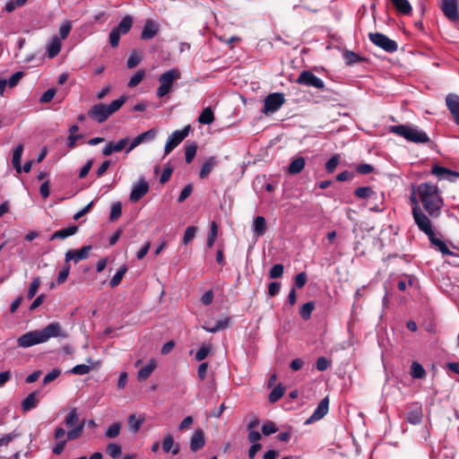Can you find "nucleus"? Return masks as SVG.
Masks as SVG:
<instances>
[{
  "label": "nucleus",
  "instance_id": "f257e3e1",
  "mask_svg": "<svg viewBox=\"0 0 459 459\" xmlns=\"http://www.w3.org/2000/svg\"><path fill=\"white\" fill-rule=\"evenodd\" d=\"M417 194L429 218H437L444 206V200L437 186L430 183L419 184L417 186Z\"/></svg>",
  "mask_w": 459,
  "mask_h": 459
},
{
  "label": "nucleus",
  "instance_id": "f03ea898",
  "mask_svg": "<svg viewBox=\"0 0 459 459\" xmlns=\"http://www.w3.org/2000/svg\"><path fill=\"white\" fill-rule=\"evenodd\" d=\"M53 337H67V333L57 322L51 323L41 330L30 331L21 335L17 339V344L20 348H29L37 344L45 343Z\"/></svg>",
  "mask_w": 459,
  "mask_h": 459
},
{
  "label": "nucleus",
  "instance_id": "7ed1b4c3",
  "mask_svg": "<svg viewBox=\"0 0 459 459\" xmlns=\"http://www.w3.org/2000/svg\"><path fill=\"white\" fill-rule=\"evenodd\" d=\"M126 101V97L123 95L108 105L103 103L95 104L88 110V116L100 124L104 123L109 117L119 110Z\"/></svg>",
  "mask_w": 459,
  "mask_h": 459
},
{
  "label": "nucleus",
  "instance_id": "20e7f679",
  "mask_svg": "<svg viewBox=\"0 0 459 459\" xmlns=\"http://www.w3.org/2000/svg\"><path fill=\"white\" fill-rule=\"evenodd\" d=\"M389 131L411 143H427L429 142L428 134L417 126L408 125L393 126Z\"/></svg>",
  "mask_w": 459,
  "mask_h": 459
},
{
  "label": "nucleus",
  "instance_id": "39448f33",
  "mask_svg": "<svg viewBox=\"0 0 459 459\" xmlns=\"http://www.w3.org/2000/svg\"><path fill=\"white\" fill-rule=\"evenodd\" d=\"M64 422L68 429L67 439L75 440L82 437L84 430V420H79V415L75 408L70 410L66 414Z\"/></svg>",
  "mask_w": 459,
  "mask_h": 459
},
{
  "label": "nucleus",
  "instance_id": "423d86ee",
  "mask_svg": "<svg viewBox=\"0 0 459 459\" xmlns=\"http://www.w3.org/2000/svg\"><path fill=\"white\" fill-rule=\"evenodd\" d=\"M410 202L412 205L411 214L414 223L417 227L426 229L428 224L431 221L426 212L420 206V196L417 194V186H413L412 193L410 196Z\"/></svg>",
  "mask_w": 459,
  "mask_h": 459
},
{
  "label": "nucleus",
  "instance_id": "0eeeda50",
  "mask_svg": "<svg viewBox=\"0 0 459 459\" xmlns=\"http://www.w3.org/2000/svg\"><path fill=\"white\" fill-rule=\"evenodd\" d=\"M181 76V73L178 69L173 68L163 73L159 77L160 86L157 89V96L162 98L172 91L173 83L178 80Z\"/></svg>",
  "mask_w": 459,
  "mask_h": 459
},
{
  "label": "nucleus",
  "instance_id": "6e6552de",
  "mask_svg": "<svg viewBox=\"0 0 459 459\" xmlns=\"http://www.w3.org/2000/svg\"><path fill=\"white\" fill-rule=\"evenodd\" d=\"M285 98L284 94L281 92L271 93L264 100V108L262 112L264 115L273 114L281 108L284 104Z\"/></svg>",
  "mask_w": 459,
  "mask_h": 459
},
{
  "label": "nucleus",
  "instance_id": "1a4fd4ad",
  "mask_svg": "<svg viewBox=\"0 0 459 459\" xmlns=\"http://www.w3.org/2000/svg\"><path fill=\"white\" fill-rule=\"evenodd\" d=\"M191 130L190 125L185 126L182 130L174 131L168 138L165 147L164 153L168 155L189 134Z\"/></svg>",
  "mask_w": 459,
  "mask_h": 459
},
{
  "label": "nucleus",
  "instance_id": "9d476101",
  "mask_svg": "<svg viewBox=\"0 0 459 459\" xmlns=\"http://www.w3.org/2000/svg\"><path fill=\"white\" fill-rule=\"evenodd\" d=\"M369 39L376 46L383 48L384 50L389 53H393L397 50V43L382 33H370Z\"/></svg>",
  "mask_w": 459,
  "mask_h": 459
},
{
  "label": "nucleus",
  "instance_id": "9b49d317",
  "mask_svg": "<svg viewBox=\"0 0 459 459\" xmlns=\"http://www.w3.org/2000/svg\"><path fill=\"white\" fill-rule=\"evenodd\" d=\"M419 230L428 236L430 243L435 246L443 255H454L453 252L449 250L446 243L435 236L431 221L428 224L426 229L420 228Z\"/></svg>",
  "mask_w": 459,
  "mask_h": 459
},
{
  "label": "nucleus",
  "instance_id": "f8f14e48",
  "mask_svg": "<svg viewBox=\"0 0 459 459\" xmlns=\"http://www.w3.org/2000/svg\"><path fill=\"white\" fill-rule=\"evenodd\" d=\"M296 82L301 85L314 87L316 89H323L325 87L323 80L316 76L310 71H302L299 74V77L297 78Z\"/></svg>",
  "mask_w": 459,
  "mask_h": 459
},
{
  "label": "nucleus",
  "instance_id": "ddd939ff",
  "mask_svg": "<svg viewBox=\"0 0 459 459\" xmlns=\"http://www.w3.org/2000/svg\"><path fill=\"white\" fill-rule=\"evenodd\" d=\"M157 134L158 130L156 128H152L144 133L138 134L131 142L128 143V146L126 149V153H130L134 148L142 143L152 142L154 140Z\"/></svg>",
  "mask_w": 459,
  "mask_h": 459
},
{
  "label": "nucleus",
  "instance_id": "4468645a",
  "mask_svg": "<svg viewBox=\"0 0 459 459\" xmlns=\"http://www.w3.org/2000/svg\"><path fill=\"white\" fill-rule=\"evenodd\" d=\"M91 249H92V247L89 245V246H83L80 249L68 250L65 253V263L67 264L69 261H74L75 264H77L80 261L88 258Z\"/></svg>",
  "mask_w": 459,
  "mask_h": 459
},
{
  "label": "nucleus",
  "instance_id": "2eb2a0df",
  "mask_svg": "<svg viewBox=\"0 0 459 459\" xmlns=\"http://www.w3.org/2000/svg\"><path fill=\"white\" fill-rule=\"evenodd\" d=\"M149 191V184L143 178H141L136 184L133 186L130 201L135 203L142 199Z\"/></svg>",
  "mask_w": 459,
  "mask_h": 459
},
{
  "label": "nucleus",
  "instance_id": "dca6fc26",
  "mask_svg": "<svg viewBox=\"0 0 459 459\" xmlns=\"http://www.w3.org/2000/svg\"><path fill=\"white\" fill-rule=\"evenodd\" d=\"M440 8L444 14L451 21L459 20L457 0H442Z\"/></svg>",
  "mask_w": 459,
  "mask_h": 459
},
{
  "label": "nucleus",
  "instance_id": "f3484780",
  "mask_svg": "<svg viewBox=\"0 0 459 459\" xmlns=\"http://www.w3.org/2000/svg\"><path fill=\"white\" fill-rule=\"evenodd\" d=\"M128 137L121 138L116 143L108 142L102 149V154L104 156H109L114 152H121L122 150L126 149V147L128 146Z\"/></svg>",
  "mask_w": 459,
  "mask_h": 459
},
{
  "label": "nucleus",
  "instance_id": "a211bd4d",
  "mask_svg": "<svg viewBox=\"0 0 459 459\" xmlns=\"http://www.w3.org/2000/svg\"><path fill=\"white\" fill-rule=\"evenodd\" d=\"M328 410L329 400L325 397L318 403L313 414L306 420V424L321 420L328 412Z\"/></svg>",
  "mask_w": 459,
  "mask_h": 459
},
{
  "label": "nucleus",
  "instance_id": "6ab92c4d",
  "mask_svg": "<svg viewBox=\"0 0 459 459\" xmlns=\"http://www.w3.org/2000/svg\"><path fill=\"white\" fill-rule=\"evenodd\" d=\"M446 103L455 122L459 125V95L449 93L446 98Z\"/></svg>",
  "mask_w": 459,
  "mask_h": 459
},
{
  "label": "nucleus",
  "instance_id": "aec40b11",
  "mask_svg": "<svg viewBox=\"0 0 459 459\" xmlns=\"http://www.w3.org/2000/svg\"><path fill=\"white\" fill-rule=\"evenodd\" d=\"M159 23L153 20H146L141 33L142 39H151L156 36L159 31Z\"/></svg>",
  "mask_w": 459,
  "mask_h": 459
},
{
  "label": "nucleus",
  "instance_id": "412c9836",
  "mask_svg": "<svg viewBox=\"0 0 459 459\" xmlns=\"http://www.w3.org/2000/svg\"><path fill=\"white\" fill-rule=\"evenodd\" d=\"M62 47V40L59 37L54 36L50 41L47 44L46 49H47V55L49 58H53L56 56Z\"/></svg>",
  "mask_w": 459,
  "mask_h": 459
},
{
  "label": "nucleus",
  "instance_id": "4be33fe9",
  "mask_svg": "<svg viewBox=\"0 0 459 459\" xmlns=\"http://www.w3.org/2000/svg\"><path fill=\"white\" fill-rule=\"evenodd\" d=\"M162 449L165 453L171 452L174 455H178L180 451L179 445L175 444L174 437L171 434H167L164 436L162 441Z\"/></svg>",
  "mask_w": 459,
  "mask_h": 459
},
{
  "label": "nucleus",
  "instance_id": "5701e85b",
  "mask_svg": "<svg viewBox=\"0 0 459 459\" xmlns=\"http://www.w3.org/2000/svg\"><path fill=\"white\" fill-rule=\"evenodd\" d=\"M204 436L201 429H196L190 438V448L196 452L204 446Z\"/></svg>",
  "mask_w": 459,
  "mask_h": 459
},
{
  "label": "nucleus",
  "instance_id": "b1692460",
  "mask_svg": "<svg viewBox=\"0 0 459 459\" xmlns=\"http://www.w3.org/2000/svg\"><path fill=\"white\" fill-rule=\"evenodd\" d=\"M230 318L229 316H225L220 320H218L214 326H209L207 324L203 325V329L205 330L208 333H217L221 330L226 329L230 326Z\"/></svg>",
  "mask_w": 459,
  "mask_h": 459
},
{
  "label": "nucleus",
  "instance_id": "393cba45",
  "mask_svg": "<svg viewBox=\"0 0 459 459\" xmlns=\"http://www.w3.org/2000/svg\"><path fill=\"white\" fill-rule=\"evenodd\" d=\"M39 392L35 391L30 394L22 403V409L24 411H29L35 408L39 403Z\"/></svg>",
  "mask_w": 459,
  "mask_h": 459
},
{
  "label": "nucleus",
  "instance_id": "a878e982",
  "mask_svg": "<svg viewBox=\"0 0 459 459\" xmlns=\"http://www.w3.org/2000/svg\"><path fill=\"white\" fill-rule=\"evenodd\" d=\"M156 361L155 359H152L149 360L148 364L144 367H143L137 374V378L139 381H144L146 380L153 372V370L156 368Z\"/></svg>",
  "mask_w": 459,
  "mask_h": 459
},
{
  "label": "nucleus",
  "instance_id": "bb28decb",
  "mask_svg": "<svg viewBox=\"0 0 459 459\" xmlns=\"http://www.w3.org/2000/svg\"><path fill=\"white\" fill-rule=\"evenodd\" d=\"M78 231V226L73 225L56 231L50 238L51 240L56 238L65 239L74 235Z\"/></svg>",
  "mask_w": 459,
  "mask_h": 459
},
{
  "label": "nucleus",
  "instance_id": "cd10ccee",
  "mask_svg": "<svg viewBox=\"0 0 459 459\" xmlns=\"http://www.w3.org/2000/svg\"><path fill=\"white\" fill-rule=\"evenodd\" d=\"M217 160L215 157H210L208 158L204 164L202 165L201 170H200V178H205L208 177V175L211 173V171L213 169V168L216 166Z\"/></svg>",
  "mask_w": 459,
  "mask_h": 459
},
{
  "label": "nucleus",
  "instance_id": "c85d7f7f",
  "mask_svg": "<svg viewBox=\"0 0 459 459\" xmlns=\"http://www.w3.org/2000/svg\"><path fill=\"white\" fill-rule=\"evenodd\" d=\"M133 25V18L130 15H126L122 18L120 22L114 29L120 34H126Z\"/></svg>",
  "mask_w": 459,
  "mask_h": 459
},
{
  "label": "nucleus",
  "instance_id": "c756f323",
  "mask_svg": "<svg viewBox=\"0 0 459 459\" xmlns=\"http://www.w3.org/2000/svg\"><path fill=\"white\" fill-rule=\"evenodd\" d=\"M305 164V159L303 157H298L290 162L288 172L291 175L298 174L303 170Z\"/></svg>",
  "mask_w": 459,
  "mask_h": 459
},
{
  "label": "nucleus",
  "instance_id": "7c9ffc66",
  "mask_svg": "<svg viewBox=\"0 0 459 459\" xmlns=\"http://www.w3.org/2000/svg\"><path fill=\"white\" fill-rule=\"evenodd\" d=\"M266 230L265 219L263 216H257L254 220L253 230L255 235L258 238L264 234Z\"/></svg>",
  "mask_w": 459,
  "mask_h": 459
},
{
  "label": "nucleus",
  "instance_id": "2f4dec72",
  "mask_svg": "<svg viewBox=\"0 0 459 459\" xmlns=\"http://www.w3.org/2000/svg\"><path fill=\"white\" fill-rule=\"evenodd\" d=\"M22 152H23V145L20 143L15 147V149L13 150V153L12 162H13V165L15 168L16 171L19 173L22 171L21 159H22Z\"/></svg>",
  "mask_w": 459,
  "mask_h": 459
},
{
  "label": "nucleus",
  "instance_id": "473e14b6",
  "mask_svg": "<svg viewBox=\"0 0 459 459\" xmlns=\"http://www.w3.org/2000/svg\"><path fill=\"white\" fill-rule=\"evenodd\" d=\"M214 121V114L212 109L208 107L204 108L198 117V122L203 125H210Z\"/></svg>",
  "mask_w": 459,
  "mask_h": 459
},
{
  "label": "nucleus",
  "instance_id": "72a5a7b5",
  "mask_svg": "<svg viewBox=\"0 0 459 459\" xmlns=\"http://www.w3.org/2000/svg\"><path fill=\"white\" fill-rule=\"evenodd\" d=\"M394 6L403 14H409L411 12V5L408 0H391Z\"/></svg>",
  "mask_w": 459,
  "mask_h": 459
},
{
  "label": "nucleus",
  "instance_id": "f704fd0d",
  "mask_svg": "<svg viewBox=\"0 0 459 459\" xmlns=\"http://www.w3.org/2000/svg\"><path fill=\"white\" fill-rule=\"evenodd\" d=\"M411 376L413 378L421 379L426 376V371L420 363L414 361L411 366Z\"/></svg>",
  "mask_w": 459,
  "mask_h": 459
},
{
  "label": "nucleus",
  "instance_id": "c9c22d12",
  "mask_svg": "<svg viewBox=\"0 0 459 459\" xmlns=\"http://www.w3.org/2000/svg\"><path fill=\"white\" fill-rule=\"evenodd\" d=\"M406 420L411 424L416 425L422 420V411L420 409L412 410L408 412Z\"/></svg>",
  "mask_w": 459,
  "mask_h": 459
},
{
  "label": "nucleus",
  "instance_id": "e433bc0d",
  "mask_svg": "<svg viewBox=\"0 0 459 459\" xmlns=\"http://www.w3.org/2000/svg\"><path fill=\"white\" fill-rule=\"evenodd\" d=\"M126 271L127 267L126 265H123L118 269V271L115 273V275L111 278L109 281V285L111 288H115L117 285H119Z\"/></svg>",
  "mask_w": 459,
  "mask_h": 459
},
{
  "label": "nucleus",
  "instance_id": "4c0bfd02",
  "mask_svg": "<svg viewBox=\"0 0 459 459\" xmlns=\"http://www.w3.org/2000/svg\"><path fill=\"white\" fill-rule=\"evenodd\" d=\"M218 235V225L215 221L211 223L210 231L207 238L208 247H212Z\"/></svg>",
  "mask_w": 459,
  "mask_h": 459
},
{
  "label": "nucleus",
  "instance_id": "58836bf2",
  "mask_svg": "<svg viewBox=\"0 0 459 459\" xmlns=\"http://www.w3.org/2000/svg\"><path fill=\"white\" fill-rule=\"evenodd\" d=\"M212 351L211 344H203L195 353V359L202 361L208 357Z\"/></svg>",
  "mask_w": 459,
  "mask_h": 459
},
{
  "label": "nucleus",
  "instance_id": "ea45409f",
  "mask_svg": "<svg viewBox=\"0 0 459 459\" xmlns=\"http://www.w3.org/2000/svg\"><path fill=\"white\" fill-rule=\"evenodd\" d=\"M314 303L313 302H307L299 309V314L301 317L305 320H307L310 318L312 311L314 310Z\"/></svg>",
  "mask_w": 459,
  "mask_h": 459
},
{
  "label": "nucleus",
  "instance_id": "a19ab883",
  "mask_svg": "<svg viewBox=\"0 0 459 459\" xmlns=\"http://www.w3.org/2000/svg\"><path fill=\"white\" fill-rule=\"evenodd\" d=\"M284 394V387L281 385H278L275 386L269 394V400L271 403H275L279 399L281 398V396Z\"/></svg>",
  "mask_w": 459,
  "mask_h": 459
},
{
  "label": "nucleus",
  "instance_id": "79ce46f5",
  "mask_svg": "<svg viewBox=\"0 0 459 459\" xmlns=\"http://www.w3.org/2000/svg\"><path fill=\"white\" fill-rule=\"evenodd\" d=\"M196 150H197V146L195 143H190V144L186 145L185 158H186V163H190L194 160V158L196 154Z\"/></svg>",
  "mask_w": 459,
  "mask_h": 459
},
{
  "label": "nucleus",
  "instance_id": "37998d69",
  "mask_svg": "<svg viewBox=\"0 0 459 459\" xmlns=\"http://www.w3.org/2000/svg\"><path fill=\"white\" fill-rule=\"evenodd\" d=\"M106 451L114 459L118 458L122 454L121 446L115 443L108 444Z\"/></svg>",
  "mask_w": 459,
  "mask_h": 459
},
{
  "label": "nucleus",
  "instance_id": "c03bdc74",
  "mask_svg": "<svg viewBox=\"0 0 459 459\" xmlns=\"http://www.w3.org/2000/svg\"><path fill=\"white\" fill-rule=\"evenodd\" d=\"M39 286H40L39 277L33 278L29 286V290H28V293H27L28 299H30L36 295Z\"/></svg>",
  "mask_w": 459,
  "mask_h": 459
},
{
  "label": "nucleus",
  "instance_id": "a18cd8bd",
  "mask_svg": "<svg viewBox=\"0 0 459 459\" xmlns=\"http://www.w3.org/2000/svg\"><path fill=\"white\" fill-rule=\"evenodd\" d=\"M355 195L359 198L365 199L371 197L375 195V192L368 186H361L355 190Z\"/></svg>",
  "mask_w": 459,
  "mask_h": 459
},
{
  "label": "nucleus",
  "instance_id": "49530a36",
  "mask_svg": "<svg viewBox=\"0 0 459 459\" xmlns=\"http://www.w3.org/2000/svg\"><path fill=\"white\" fill-rule=\"evenodd\" d=\"M143 422V418L136 419L134 414H132L128 418L129 428L133 432H137Z\"/></svg>",
  "mask_w": 459,
  "mask_h": 459
},
{
  "label": "nucleus",
  "instance_id": "de8ad7c7",
  "mask_svg": "<svg viewBox=\"0 0 459 459\" xmlns=\"http://www.w3.org/2000/svg\"><path fill=\"white\" fill-rule=\"evenodd\" d=\"M121 425L118 422L111 424L106 430L105 436L108 438H114L120 433Z\"/></svg>",
  "mask_w": 459,
  "mask_h": 459
},
{
  "label": "nucleus",
  "instance_id": "09e8293b",
  "mask_svg": "<svg viewBox=\"0 0 459 459\" xmlns=\"http://www.w3.org/2000/svg\"><path fill=\"white\" fill-rule=\"evenodd\" d=\"M121 213H122L121 203H119V202L113 203L111 205V210H110V217H109L110 220L112 221H117L121 216Z\"/></svg>",
  "mask_w": 459,
  "mask_h": 459
},
{
  "label": "nucleus",
  "instance_id": "8fccbe9b",
  "mask_svg": "<svg viewBox=\"0 0 459 459\" xmlns=\"http://www.w3.org/2000/svg\"><path fill=\"white\" fill-rule=\"evenodd\" d=\"M72 30V22L65 21L59 27L60 39H65Z\"/></svg>",
  "mask_w": 459,
  "mask_h": 459
},
{
  "label": "nucleus",
  "instance_id": "3c124183",
  "mask_svg": "<svg viewBox=\"0 0 459 459\" xmlns=\"http://www.w3.org/2000/svg\"><path fill=\"white\" fill-rule=\"evenodd\" d=\"M197 232V228L195 226H189L186 228L184 238H183V243L184 245H187L195 236Z\"/></svg>",
  "mask_w": 459,
  "mask_h": 459
},
{
  "label": "nucleus",
  "instance_id": "603ef678",
  "mask_svg": "<svg viewBox=\"0 0 459 459\" xmlns=\"http://www.w3.org/2000/svg\"><path fill=\"white\" fill-rule=\"evenodd\" d=\"M431 173L439 179H444L446 175L449 174V169L439 165L432 167Z\"/></svg>",
  "mask_w": 459,
  "mask_h": 459
},
{
  "label": "nucleus",
  "instance_id": "864d4df0",
  "mask_svg": "<svg viewBox=\"0 0 459 459\" xmlns=\"http://www.w3.org/2000/svg\"><path fill=\"white\" fill-rule=\"evenodd\" d=\"M20 434L16 431H13L0 437V446H6L10 442L18 437Z\"/></svg>",
  "mask_w": 459,
  "mask_h": 459
},
{
  "label": "nucleus",
  "instance_id": "5fc2aeb1",
  "mask_svg": "<svg viewBox=\"0 0 459 459\" xmlns=\"http://www.w3.org/2000/svg\"><path fill=\"white\" fill-rule=\"evenodd\" d=\"M343 58L347 65H352L360 60V57L352 51H346L343 53Z\"/></svg>",
  "mask_w": 459,
  "mask_h": 459
},
{
  "label": "nucleus",
  "instance_id": "6e6d98bb",
  "mask_svg": "<svg viewBox=\"0 0 459 459\" xmlns=\"http://www.w3.org/2000/svg\"><path fill=\"white\" fill-rule=\"evenodd\" d=\"M91 370V368L87 365H84V364H80V365H76L75 367H74L70 372L72 374H74V375H80V376H82V375H86L90 372Z\"/></svg>",
  "mask_w": 459,
  "mask_h": 459
},
{
  "label": "nucleus",
  "instance_id": "4d7b16f0",
  "mask_svg": "<svg viewBox=\"0 0 459 459\" xmlns=\"http://www.w3.org/2000/svg\"><path fill=\"white\" fill-rule=\"evenodd\" d=\"M142 60V56L136 53V52H133L128 59H127V67L128 68H134Z\"/></svg>",
  "mask_w": 459,
  "mask_h": 459
},
{
  "label": "nucleus",
  "instance_id": "13d9d810",
  "mask_svg": "<svg viewBox=\"0 0 459 459\" xmlns=\"http://www.w3.org/2000/svg\"><path fill=\"white\" fill-rule=\"evenodd\" d=\"M54 438L59 442H61L62 440L67 441V432L65 430L63 427L58 426L55 429Z\"/></svg>",
  "mask_w": 459,
  "mask_h": 459
},
{
  "label": "nucleus",
  "instance_id": "bf43d9fd",
  "mask_svg": "<svg viewBox=\"0 0 459 459\" xmlns=\"http://www.w3.org/2000/svg\"><path fill=\"white\" fill-rule=\"evenodd\" d=\"M283 265L281 264H274L270 270V278L276 279L282 275L283 273Z\"/></svg>",
  "mask_w": 459,
  "mask_h": 459
},
{
  "label": "nucleus",
  "instance_id": "052dcab7",
  "mask_svg": "<svg viewBox=\"0 0 459 459\" xmlns=\"http://www.w3.org/2000/svg\"><path fill=\"white\" fill-rule=\"evenodd\" d=\"M278 430L275 424L272 421H269L263 425L262 427V432L264 436H269L273 433H275Z\"/></svg>",
  "mask_w": 459,
  "mask_h": 459
},
{
  "label": "nucleus",
  "instance_id": "680f3d73",
  "mask_svg": "<svg viewBox=\"0 0 459 459\" xmlns=\"http://www.w3.org/2000/svg\"><path fill=\"white\" fill-rule=\"evenodd\" d=\"M143 76L144 73L143 71H138L128 82V86L131 88L135 87L142 82Z\"/></svg>",
  "mask_w": 459,
  "mask_h": 459
},
{
  "label": "nucleus",
  "instance_id": "e2e57ef3",
  "mask_svg": "<svg viewBox=\"0 0 459 459\" xmlns=\"http://www.w3.org/2000/svg\"><path fill=\"white\" fill-rule=\"evenodd\" d=\"M339 163V156L334 155L331 159H329L325 164V169L328 172H333Z\"/></svg>",
  "mask_w": 459,
  "mask_h": 459
},
{
  "label": "nucleus",
  "instance_id": "0e129e2a",
  "mask_svg": "<svg viewBox=\"0 0 459 459\" xmlns=\"http://www.w3.org/2000/svg\"><path fill=\"white\" fill-rule=\"evenodd\" d=\"M120 33L117 32L114 28L109 32V43L113 48H116L119 44Z\"/></svg>",
  "mask_w": 459,
  "mask_h": 459
},
{
  "label": "nucleus",
  "instance_id": "69168bd1",
  "mask_svg": "<svg viewBox=\"0 0 459 459\" xmlns=\"http://www.w3.org/2000/svg\"><path fill=\"white\" fill-rule=\"evenodd\" d=\"M70 273V265L66 264L63 267V269L59 272L58 277H57V282L58 284L64 283L69 275Z\"/></svg>",
  "mask_w": 459,
  "mask_h": 459
},
{
  "label": "nucleus",
  "instance_id": "338daca9",
  "mask_svg": "<svg viewBox=\"0 0 459 459\" xmlns=\"http://www.w3.org/2000/svg\"><path fill=\"white\" fill-rule=\"evenodd\" d=\"M22 76H23L22 72H16L9 78V80H6L7 85L10 88H13L14 86L17 85V83L19 82V81L22 79Z\"/></svg>",
  "mask_w": 459,
  "mask_h": 459
},
{
  "label": "nucleus",
  "instance_id": "774afa93",
  "mask_svg": "<svg viewBox=\"0 0 459 459\" xmlns=\"http://www.w3.org/2000/svg\"><path fill=\"white\" fill-rule=\"evenodd\" d=\"M192 191H193V186H192V185H191V184L186 185V186L183 188V190L181 191V193H180V195H179V196H178V201L179 203L184 202V201H185V200H186V198L191 195Z\"/></svg>",
  "mask_w": 459,
  "mask_h": 459
}]
</instances>
